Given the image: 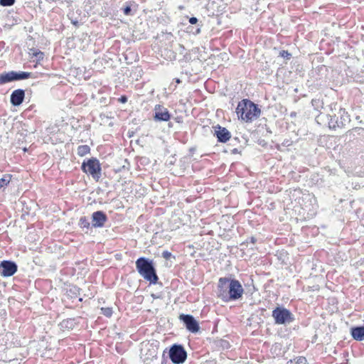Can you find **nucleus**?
Instances as JSON below:
<instances>
[{
    "mask_svg": "<svg viewBox=\"0 0 364 364\" xmlns=\"http://www.w3.org/2000/svg\"><path fill=\"white\" fill-rule=\"evenodd\" d=\"M162 257L166 259H168L172 257V254L169 251L165 250L162 252Z\"/></svg>",
    "mask_w": 364,
    "mask_h": 364,
    "instance_id": "a878e982",
    "label": "nucleus"
},
{
    "mask_svg": "<svg viewBox=\"0 0 364 364\" xmlns=\"http://www.w3.org/2000/svg\"><path fill=\"white\" fill-rule=\"evenodd\" d=\"M38 63H36L33 65V67H34L35 68H37V66H38Z\"/></svg>",
    "mask_w": 364,
    "mask_h": 364,
    "instance_id": "e433bc0d",
    "label": "nucleus"
},
{
    "mask_svg": "<svg viewBox=\"0 0 364 364\" xmlns=\"http://www.w3.org/2000/svg\"><path fill=\"white\" fill-rule=\"evenodd\" d=\"M11 73L13 81L22 80L28 79L29 77H33V74L31 73H28V72L11 71Z\"/></svg>",
    "mask_w": 364,
    "mask_h": 364,
    "instance_id": "4468645a",
    "label": "nucleus"
},
{
    "mask_svg": "<svg viewBox=\"0 0 364 364\" xmlns=\"http://www.w3.org/2000/svg\"><path fill=\"white\" fill-rule=\"evenodd\" d=\"M200 27H201L200 25L197 24L196 30L195 31L191 30L190 32H192L195 35L199 34L200 33Z\"/></svg>",
    "mask_w": 364,
    "mask_h": 364,
    "instance_id": "c85d7f7f",
    "label": "nucleus"
},
{
    "mask_svg": "<svg viewBox=\"0 0 364 364\" xmlns=\"http://www.w3.org/2000/svg\"><path fill=\"white\" fill-rule=\"evenodd\" d=\"M108 220L106 213L102 210H97L92 213L91 216L92 228H102L105 227V223Z\"/></svg>",
    "mask_w": 364,
    "mask_h": 364,
    "instance_id": "1a4fd4ad",
    "label": "nucleus"
},
{
    "mask_svg": "<svg viewBox=\"0 0 364 364\" xmlns=\"http://www.w3.org/2000/svg\"><path fill=\"white\" fill-rule=\"evenodd\" d=\"M171 114L167 108L160 105H156L154 108V119L156 122H168Z\"/></svg>",
    "mask_w": 364,
    "mask_h": 364,
    "instance_id": "9b49d317",
    "label": "nucleus"
},
{
    "mask_svg": "<svg viewBox=\"0 0 364 364\" xmlns=\"http://www.w3.org/2000/svg\"><path fill=\"white\" fill-rule=\"evenodd\" d=\"M294 114H295V113H294V112H291V116H293V115H294Z\"/></svg>",
    "mask_w": 364,
    "mask_h": 364,
    "instance_id": "4c0bfd02",
    "label": "nucleus"
},
{
    "mask_svg": "<svg viewBox=\"0 0 364 364\" xmlns=\"http://www.w3.org/2000/svg\"><path fill=\"white\" fill-rule=\"evenodd\" d=\"M169 358L173 364H182L187 358V353L181 344H173L169 350Z\"/></svg>",
    "mask_w": 364,
    "mask_h": 364,
    "instance_id": "423d86ee",
    "label": "nucleus"
},
{
    "mask_svg": "<svg viewBox=\"0 0 364 364\" xmlns=\"http://www.w3.org/2000/svg\"><path fill=\"white\" fill-rule=\"evenodd\" d=\"M15 0H0V5L3 6H11L14 5Z\"/></svg>",
    "mask_w": 364,
    "mask_h": 364,
    "instance_id": "393cba45",
    "label": "nucleus"
},
{
    "mask_svg": "<svg viewBox=\"0 0 364 364\" xmlns=\"http://www.w3.org/2000/svg\"><path fill=\"white\" fill-rule=\"evenodd\" d=\"M351 334L355 340H364V326L352 328Z\"/></svg>",
    "mask_w": 364,
    "mask_h": 364,
    "instance_id": "2eb2a0df",
    "label": "nucleus"
},
{
    "mask_svg": "<svg viewBox=\"0 0 364 364\" xmlns=\"http://www.w3.org/2000/svg\"><path fill=\"white\" fill-rule=\"evenodd\" d=\"M280 55L284 58L289 59L291 56V54L287 50H282L280 52Z\"/></svg>",
    "mask_w": 364,
    "mask_h": 364,
    "instance_id": "bb28decb",
    "label": "nucleus"
},
{
    "mask_svg": "<svg viewBox=\"0 0 364 364\" xmlns=\"http://www.w3.org/2000/svg\"><path fill=\"white\" fill-rule=\"evenodd\" d=\"M179 319L190 332L196 333L199 331V324L192 315L182 314L179 316Z\"/></svg>",
    "mask_w": 364,
    "mask_h": 364,
    "instance_id": "6e6552de",
    "label": "nucleus"
},
{
    "mask_svg": "<svg viewBox=\"0 0 364 364\" xmlns=\"http://www.w3.org/2000/svg\"><path fill=\"white\" fill-rule=\"evenodd\" d=\"M18 269L16 262L10 260H3L0 262V274L4 277L14 275Z\"/></svg>",
    "mask_w": 364,
    "mask_h": 364,
    "instance_id": "0eeeda50",
    "label": "nucleus"
},
{
    "mask_svg": "<svg viewBox=\"0 0 364 364\" xmlns=\"http://www.w3.org/2000/svg\"><path fill=\"white\" fill-rule=\"evenodd\" d=\"M238 141H239V139H238L237 137H235V138H233V139L231 140V143H230V144H232V145H233V146H234V145H235V144H236V143H237Z\"/></svg>",
    "mask_w": 364,
    "mask_h": 364,
    "instance_id": "473e14b6",
    "label": "nucleus"
},
{
    "mask_svg": "<svg viewBox=\"0 0 364 364\" xmlns=\"http://www.w3.org/2000/svg\"><path fill=\"white\" fill-rule=\"evenodd\" d=\"M79 301H82V298H80V299H79Z\"/></svg>",
    "mask_w": 364,
    "mask_h": 364,
    "instance_id": "58836bf2",
    "label": "nucleus"
},
{
    "mask_svg": "<svg viewBox=\"0 0 364 364\" xmlns=\"http://www.w3.org/2000/svg\"><path fill=\"white\" fill-rule=\"evenodd\" d=\"M244 294L241 283L228 277H220L217 287V296L224 302L235 301L240 299Z\"/></svg>",
    "mask_w": 364,
    "mask_h": 364,
    "instance_id": "f257e3e1",
    "label": "nucleus"
},
{
    "mask_svg": "<svg viewBox=\"0 0 364 364\" xmlns=\"http://www.w3.org/2000/svg\"><path fill=\"white\" fill-rule=\"evenodd\" d=\"M338 114L341 117V121L338 122V121H334L333 119V117H331V119L328 122L329 127L333 126V127H344L346 123L350 122L349 115L348 113L345 111V109H340Z\"/></svg>",
    "mask_w": 364,
    "mask_h": 364,
    "instance_id": "ddd939ff",
    "label": "nucleus"
},
{
    "mask_svg": "<svg viewBox=\"0 0 364 364\" xmlns=\"http://www.w3.org/2000/svg\"><path fill=\"white\" fill-rule=\"evenodd\" d=\"M240 152V150L237 148H234L231 150V154H236Z\"/></svg>",
    "mask_w": 364,
    "mask_h": 364,
    "instance_id": "72a5a7b5",
    "label": "nucleus"
},
{
    "mask_svg": "<svg viewBox=\"0 0 364 364\" xmlns=\"http://www.w3.org/2000/svg\"><path fill=\"white\" fill-rule=\"evenodd\" d=\"M188 21L191 24L194 25L198 23V19L196 17H191Z\"/></svg>",
    "mask_w": 364,
    "mask_h": 364,
    "instance_id": "c756f323",
    "label": "nucleus"
},
{
    "mask_svg": "<svg viewBox=\"0 0 364 364\" xmlns=\"http://www.w3.org/2000/svg\"><path fill=\"white\" fill-rule=\"evenodd\" d=\"M306 359L305 357L301 356L297 358V364H306Z\"/></svg>",
    "mask_w": 364,
    "mask_h": 364,
    "instance_id": "cd10ccee",
    "label": "nucleus"
},
{
    "mask_svg": "<svg viewBox=\"0 0 364 364\" xmlns=\"http://www.w3.org/2000/svg\"><path fill=\"white\" fill-rule=\"evenodd\" d=\"M75 326V318H67L63 320L60 323V326L62 328L73 329Z\"/></svg>",
    "mask_w": 364,
    "mask_h": 364,
    "instance_id": "dca6fc26",
    "label": "nucleus"
},
{
    "mask_svg": "<svg viewBox=\"0 0 364 364\" xmlns=\"http://www.w3.org/2000/svg\"><path fill=\"white\" fill-rule=\"evenodd\" d=\"M127 97L126 95H122L119 99L118 101L122 103H125L127 102Z\"/></svg>",
    "mask_w": 364,
    "mask_h": 364,
    "instance_id": "7c9ffc66",
    "label": "nucleus"
},
{
    "mask_svg": "<svg viewBox=\"0 0 364 364\" xmlns=\"http://www.w3.org/2000/svg\"><path fill=\"white\" fill-rule=\"evenodd\" d=\"M214 136L217 138V140L220 143H226L231 138L230 132L223 127L219 124L213 127Z\"/></svg>",
    "mask_w": 364,
    "mask_h": 364,
    "instance_id": "9d476101",
    "label": "nucleus"
},
{
    "mask_svg": "<svg viewBox=\"0 0 364 364\" xmlns=\"http://www.w3.org/2000/svg\"><path fill=\"white\" fill-rule=\"evenodd\" d=\"M25 97V90L17 89L12 92L10 96V102L13 106L17 107L21 105Z\"/></svg>",
    "mask_w": 364,
    "mask_h": 364,
    "instance_id": "f8f14e48",
    "label": "nucleus"
},
{
    "mask_svg": "<svg viewBox=\"0 0 364 364\" xmlns=\"http://www.w3.org/2000/svg\"><path fill=\"white\" fill-rule=\"evenodd\" d=\"M136 268L139 274L150 284H156L159 281V277L154 264L151 259L141 257L136 261Z\"/></svg>",
    "mask_w": 364,
    "mask_h": 364,
    "instance_id": "7ed1b4c3",
    "label": "nucleus"
},
{
    "mask_svg": "<svg viewBox=\"0 0 364 364\" xmlns=\"http://www.w3.org/2000/svg\"><path fill=\"white\" fill-rule=\"evenodd\" d=\"M78 225L82 229H90L92 228V223L89 221V220L85 217L82 216L80 218Z\"/></svg>",
    "mask_w": 364,
    "mask_h": 364,
    "instance_id": "6ab92c4d",
    "label": "nucleus"
},
{
    "mask_svg": "<svg viewBox=\"0 0 364 364\" xmlns=\"http://www.w3.org/2000/svg\"><path fill=\"white\" fill-rule=\"evenodd\" d=\"M250 242L255 244L257 242V239L255 237H250L249 239L247 240V242Z\"/></svg>",
    "mask_w": 364,
    "mask_h": 364,
    "instance_id": "2f4dec72",
    "label": "nucleus"
},
{
    "mask_svg": "<svg viewBox=\"0 0 364 364\" xmlns=\"http://www.w3.org/2000/svg\"><path fill=\"white\" fill-rule=\"evenodd\" d=\"M11 179V175L6 174L1 178H0V189L6 187L10 183Z\"/></svg>",
    "mask_w": 364,
    "mask_h": 364,
    "instance_id": "412c9836",
    "label": "nucleus"
},
{
    "mask_svg": "<svg viewBox=\"0 0 364 364\" xmlns=\"http://www.w3.org/2000/svg\"><path fill=\"white\" fill-rule=\"evenodd\" d=\"M176 83L179 84V83H181V81L180 80V79L176 78Z\"/></svg>",
    "mask_w": 364,
    "mask_h": 364,
    "instance_id": "f704fd0d",
    "label": "nucleus"
},
{
    "mask_svg": "<svg viewBox=\"0 0 364 364\" xmlns=\"http://www.w3.org/2000/svg\"><path fill=\"white\" fill-rule=\"evenodd\" d=\"M81 169L86 174L90 175L97 181L101 177V164L96 158L85 160L82 164Z\"/></svg>",
    "mask_w": 364,
    "mask_h": 364,
    "instance_id": "20e7f679",
    "label": "nucleus"
},
{
    "mask_svg": "<svg viewBox=\"0 0 364 364\" xmlns=\"http://www.w3.org/2000/svg\"><path fill=\"white\" fill-rule=\"evenodd\" d=\"M101 313L104 316L109 318V317L112 316V315L113 314L112 308H111V307H102V308H101Z\"/></svg>",
    "mask_w": 364,
    "mask_h": 364,
    "instance_id": "5701e85b",
    "label": "nucleus"
},
{
    "mask_svg": "<svg viewBox=\"0 0 364 364\" xmlns=\"http://www.w3.org/2000/svg\"><path fill=\"white\" fill-rule=\"evenodd\" d=\"M320 117H321L320 116L316 117V120H317L318 122V121L320 119Z\"/></svg>",
    "mask_w": 364,
    "mask_h": 364,
    "instance_id": "c9c22d12",
    "label": "nucleus"
},
{
    "mask_svg": "<svg viewBox=\"0 0 364 364\" xmlns=\"http://www.w3.org/2000/svg\"><path fill=\"white\" fill-rule=\"evenodd\" d=\"M123 13L126 16H131L133 15L132 13V9H131V2H126L124 7L122 9Z\"/></svg>",
    "mask_w": 364,
    "mask_h": 364,
    "instance_id": "b1692460",
    "label": "nucleus"
},
{
    "mask_svg": "<svg viewBox=\"0 0 364 364\" xmlns=\"http://www.w3.org/2000/svg\"><path fill=\"white\" fill-rule=\"evenodd\" d=\"M272 316L276 324H287L294 320V315L290 311L283 307L275 308Z\"/></svg>",
    "mask_w": 364,
    "mask_h": 364,
    "instance_id": "39448f33",
    "label": "nucleus"
},
{
    "mask_svg": "<svg viewBox=\"0 0 364 364\" xmlns=\"http://www.w3.org/2000/svg\"><path fill=\"white\" fill-rule=\"evenodd\" d=\"M10 82H13L11 71L0 74V85L6 84Z\"/></svg>",
    "mask_w": 364,
    "mask_h": 364,
    "instance_id": "f3484780",
    "label": "nucleus"
},
{
    "mask_svg": "<svg viewBox=\"0 0 364 364\" xmlns=\"http://www.w3.org/2000/svg\"><path fill=\"white\" fill-rule=\"evenodd\" d=\"M31 50L33 51L31 53L32 57H35L36 58L37 63H39L41 60H43L44 53L41 50L34 49H31Z\"/></svg>",
    "mask_w": 364,
    "mask_h": 364,
    "instance_id": "4be33fe9",
    "label": "nucleus"
},
{
    "mask_svg": "<svg viewBox=\"0 0 364 364\" xmlns=\"http://www.w3.org/2000/svg\"><path fill=\"white\" fill-rule=\"evenodd\" d=\"M236 113L239 119L250 122L259 117L261 110L257 105L248 99H244L238 102Z\"/></svg>",
    "mask_w": 364,
    "mask_h": 364,
    "instance_id": "f03ea898",
    "label": "nucleus"
},
{
    "mask_svg": "<svg viewBox=\"0 0 364 364\" xmlns=\"http://www.w3.org/2000/svg\"><path fill=\"white\" fill-rule=\"evenodd\" d=\"M90 151V148L88 145H80L77 149V154L80 156H84L86 154H89Z\"/></svg>",
    "mask_w": 364,
    "mask_h": 364,
    "instance_id": "aec40b11",
    "label": "nucleus"
},
{
    "mask_svg": "<svg viewBox=\"0 0 364 364\" xmlns=\"http://www.w3.org/2000/svg\"><path fill=\"white\" fill-rule=\"evenodd\" d=\"M67 292L71 298H76L80 295V289L77 286L71 285L69 287Z\"/></svg>",
    "mask_w": 364,
    "mask_h": 364,
    "instance_id": "a211bd4d",
    "label": "nucleus"
}]
</instances>
